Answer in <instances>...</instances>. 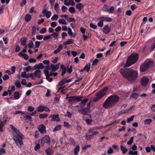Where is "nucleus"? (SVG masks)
I'll return each mask as SVG.
<instances>
[{
	"label": "nucleus",
	"mask_w": 155,
	"mask_h": 155,
	"mask_svg": "<svg viewBox=\"0 0 155 155\" xmlns=\"http://www.w3.org/2000/svg\"><path fill=\"white\" fill-rule=\"evenodd\" d=\"M73 43L72 40L71 39H69L68 41H66L64 43V45H67L69 44H72Z\"/></svg>",
	"instance_id": "e433bc0d"
},
{
	"label": "nucleus",
	"mask_w": 155,
	"mask_h": 155,
	"mask_svg": "<svg viewBox=\"0 0 155 155\" xmlns=\"http://www.w3.org/2000/svg\"><path fill=\"white\" fill-rule=\"evenodd\" d=\"M129 154L131 155H137V151H133L132 150L129 151Z\"/></svg>",
	"instance_id": "8fccbe9b"
},
{
	"label": "nucleus",
	"mask_w": 155,
	"mask_h": 155,
	"mask_svg": "<svg viewBox=\"0 0 155 155\" xmlns=\"http://www.w3.org/2000/svg\"><path fill=\"white\" fill-rule=\"evenodd\" d=\"M24 119L25 120H27L28 121H31L32 117L30 116L29 115H26L24 116Z\"/></svg>",
	"instance_id": "2f4dec72"
},
{
	"label": "nucleus",
	"mask_w": 155,
	"mask_h": 155,
	"mask_svg": "<svg viewBox=\"0 0 155 155\" xmlns=\"http://www.w3.org/2000/svg\"><path fill=\"white\" fill-rule=\"evenodd\" d=\"M99 19L103 21L110 22L112 20V18L109 17H101Z\"/></svg>",
	"instance_id": "2eb2a0df"
},
{
	"label": "nucleus",
	"mask_w": 155,
	"mask_h": 155,
	"mask_svg": "<svg viewBox=\"0 0 155 155\" xmlns=\"http://www.w3.org/2000/svg\"><path fill=\"white\" fill-rule=\"evenodd\" d=\"M132 107H130L127 110H123L120 111L118 113V115L120 116L122 114H125L129 112V111L132 110Z\"/></svg>",
	"instance_id": "dca6fc26"
},
{
	"label": "nucleus",
	"mask_w": 155,
	"mask_h": 155,
	"mask_svg": "<svg viewBox=\"0 0 155 155\" xmlns=\"http://www.w3.org/2000/svg\"><path fill=\"white\" fill-rule=\"evenodd\" d=\"M141 82L142 85L145 86L149 82V79L147 77L144 76L141 79Z\"/></svg>",
	"instance_id": "9b49d317"
},
{
	"label": "nucleus",
	"mask_w": 155,
	"mask_h": 155,
	"mask_svg": "<svg viewBox=\"0 0 155 155\" xmlns=\"http://www.w3.org/2000/svg\"><path fill=\"white\" fill-rule=\"evenodd\" d=\"M120 72L124 77L126 78L130 82L134 81L137 78L138 74L137 71L131 69H129L126 74H124L122 69Z\"/></svg>",
	"instance_id": "f03ea898"
},
{
	"label": "nucleus",
	"mask_w": 155,
	"mask_h": 155,
	"mask_svg": "<svg viewBox=\"0 0 155 155\" xmlns=\"http://www.w3.org/2000/svg\"><path fill=\"white\" fill-rule=\"evenodd\" d=\"M5 149L3 148L0 149V155L5 153Z\"/></svg>",
	"instance_id": "774afa93"
},
{
	"label": "nucleus",
	"mask_w": 155,
	"mask_h": 155,
	"mask_svg": "<svg viewBox=\"0 0 155 155\" xmlns=\"http://www.w3.org/2000/svg\"><path fill=\"white\" fill-rule=\"evenodd\" d=\"M114 150L112 149L110 147L109 148L108 150L107 151V153L109 154H111L113 153Z\"/></svg>",
	"instance_id": "3c124183"
},
{
	"label": "nucleus",
	"mask_w": 155,
	"mask_h": 155,
	"mask_svg": "<svg viewBox=\"0 0 155 155\" xmlns=\"http://www.w3.org/2000/svg\"><path fill=\"white\" fill-rule=\"evenodd\" d=\"M18 55L21 57L23 58L26 60H28V56L27 54H24L22 53L21 52H20L18 54Z\"/></svg>",
	"instance_id": "aec40b11"
},
{
	"label": "nucleus",
	"mask_w": 155,
	"mask_h": 155,
	"mask_svg": "<svg viewBox=\"0 0 155 155\" xmlns=\"http://www.w3.org/2000/svg\"><path fill=\"white\" fill-rule=\"evenodd\" d=\"M13 96L14 97V98L15 100L18 99L20 97L19 93L18 92H15Z\"/></svg>",
	"instance_id": "cd10ccee"
},
{
	"label": "nucleus",
	"mask_w": 155,
	"mask_h": 155,
	"mask_svg": "<svg viewBox=\"0 0 155 155\" xmlns=\"http://www.w3.org/2000/svg\"><path fill=\"white\" fill-rule=\"evenodd\" d=\"M107 89L108 88L107 87H105L100 92L96 94V97L94 98L93 101L94 102H96L100 99L102 97L106 95V91Z\"/></svg>",
	"instance_id": "39448f33"
},
{
	"label": "nucleus",
	"mask_w": 155,
	"mask_h": 155,
	"mask_svg": "<svg viewBox=\"0 0 155 155\" xmlns=\"http://www.w3.org/2000/svg\"><path fill=\"white\" fill-rule=\"evenodd\" d=\"M69 102L71 104L75 103L76 102L81 101V96H72L68 98Z\"/></svg>",
	"instance_id": "6e6552de"
},
{
	"label": "nucleus",
	"mask_w": 155,
	"mask_h": 155,
	"mask_svg": "<svg viewBox=\"0 0 155 155\" xmlns=\"http://www.w3.org/2000/svg\"><path fill=\"white\" fill-rule=\"evenodd\" d=\"M41 74V71L39 69H38L30 74V77L32 79H34L36 78H39L40 77Z\"/></svg>",
	"instance_id": "1a4fd4ad"
},
{
	"label": "nucleus",
	"mask_w": 155,
	"mask_h": 155,
	"mask_svg": "<svg viewBox=\"0 0 155 155\" xmlns=\"http://www.w3.org/2000/svg\"><path fill=\"white\" fill-rule=\"evenodd\" d=\"M21 76L22 78H28L30 77V74H27L25 71H24L21 73Z\"/></svg>",
	"instance_id": "412c9836"
},
{
	"label": "nucleus",
	"mask_w": 155,
	"mask_h": 155,
	"mask_svg": "<svg viewBox=\"0 0 155 155\" xmlns=\"http://www.w3.org/2000/svg\"><path fill=\"white\" fill-rule=\"evenodd\" d=\"M8 92L9 93V94L10 95V85L8 87V92L6 91H4L3 94L2 96H7L8 94Z\"/></svg>",
	"instance_id": "c03bdc74"
},
{
	"label": "nucleus",
	"mask_w": 155,
	"mask_h": 155,
	"mask_svg": "<svg viewBox=\"0 0 155 155\" xmlns=\"http://www.w3.org/2000/svg\"><path fill=\"white\" fill-rule=\"evenodd\" d=\"M119 100V97L116 95L111 96L106 100L103 104L104 107L107 108L112 106L117 102Z\"/></svg>",
	"instance_id": "7ed1b4c3"
},
{
	"label": "nucleus",
	"mask_w": 155,
	"mask_h": 155,
	"mask_svg": "<svg viewBox=\"0 0 155 155\" xmlns=\"http://www.w3.org/2000/svg\"><path fill=\"white\" fill-rule=\"evenodd\" d=\"M72 116V114L68 111L67 112L66 114L64 115L65 116L69 118H71Z\"/></svg>",
	"instance_id": "603ef678"
},
{
	"label": "nucleus",
	"mask_w": 155,
	"mask_h": 155,
	"mask_svg": "<svg viewBox=\"0 0 155 155\" xmlns=\"http://www.w3.org/2000/svg\"><path fill=\"white\" fill-rule=\"evenodd\" d=\"M67 3L68 4V5H67V6H68L70 5H75V3L74 0H69L68 2L67 1Z\"/></svg>",
	"instance_id": "49530a36"
},
{
	"label": "nucleus",
	"mask_w": 155,
	"mask_h": 155,
	"mask_svg": "<svg viewBox=\"0 0 155 155\" xmlns=\"http://www.w3.org/2000/svg\"><path fill=\"white\" fill-rule=\"evenodd\" d=\"M58 15L55 14L52 17L51 20L52 21L57 20L58 19Z\"/></svg>",
	"instance_id": "4c0bfd02"
},
{
	"label": "nucleus",
	"mask_w": 155,
	"mask_h": 155,
	"mask_svg": "<svg viewBox=\"0 0 155 155\" xmlns=\"http://www.w3.org/2000/svg\"><path fill=\"white\" fill-rule=\"evenodd\" d=\"M48 115L47 114H41L39 115V117L41 119H43L46 117Z\"/></svg>",
	"instance_id": "09e8293b"
},
{
	"label": "nucleus",
	"mask_w": 155,
	"mask_h": 155,
	"mask_svg": "<svg viewBox=\"0 0 155 155\" xmlns=\"http://www.w3.org/2000/svg\"><path fill=\"white\" fill-rule=\"evenodd\" d=\"M46 31V29L45 28H43L40 30V32L41 34H43L45 33Z\"/></svg>",
	"instance_id": "69168bd1"
},
{
	"label": "nucleus",
	"mask_w": 155,
	"mask_h": 155,
	"mask_svg": "<svg viewBox=\"0 0 155 155\" xmlns=\"http://www.w3.org/2000/svg\"><path fill=\"white\" fill-rule=\"evenodd\" d=\"M59 33L55 32L53 33V34H51V36H53V37L54 38H56L57 37Z\"/></svg>",
	"instance_id": "052dcab7"
},
{
	"label": "nucleus",
	"mask_w": 155,
	"mask_h": 155,
	"mask_svg": "<svg viewBox=\"0 0 155 155\" xmlns=\"http://www.w3.org/2000/svg\"><path fill=\"white\" fill-rule=\"evenodd\" d=\"M66 83L65 79H64L62 80L57 85V86H62L64 84Z\"/></svg>",
	"instance_id": "72a5a7b5"
},
{
	"label": "nucleus",
	"mask_w": 155,
	"mask_h": 155,
	"mask_svg": "<svg viewBox=\"0 0 155 155\" xmlns=\"http://www.w3.org/2000/svg\"><path fill=\"white\" fill-rule=\"evenodd\" d=\"M61 126L60 125H58L56 126L53 129V131H56L61 130Z\"/></svg>",
	"instance_id": "58836bf2"
},
{
	"label": "nucleus",
	"mask_w": 155,
	"mask_h": 155,
	"mask_svg": "<svg viewBox=\"0 0 155 155\" xmlns=\"http://www.w3.org/2000/svg\"><path fill=\"white\" fill-rule=\"evenodd\" d=\"M10 128L12 130L13 138L16 145L18 147L21 148L23 145L22 140L24 139L25 136L12 125L10 124Z\"/></svg>",
	"instance_id": "f257e3e1"
},
{
	"label": "nucleus",
	"mask_w": 155,
	"mask_h": 155,
	"mask_svg": "<svg viewBox=\"0 0 155 155\" xmlns=\"http://www.w3.org/2000/svg\"><path fill=\"white\" fill-rule=\"evenodd\" d=\"M134 117V115H133L132 116L130 117L127 118V123H129L131 122H132L133 120Z\"/></svg>",
	"instance_id": "c9c22d12"
},
{
	"label": "nucleus",
	"mask_w": 155,
	"mask_h": 155,
	"mask_svg": "<svg viewBox=\"0 0 155 155\" xmlns=\"http://www.w3.org/2000/svg\"><path fill=\"white\" fill-rule=\"evenodd\" d=\"M42 13L44 14V15L47 18H50L51 14V11H47L46 9H44L42 12Z\"/></svg>",
	"instance_id": "ddd939ff"
},
{
	"label": "nucleus",
	"mask_w": 155,
	"mask_h": 155,
	"mask_svg": "<svg viewBox=\"0 0 155 155\" xmlns=\"http://www.w3.org/2000/svg\"><path fill=\"white\" fill-rule=\"evenodd\" d=\"M134 139V137H131L129 140L127 142V144L128 145H130L133 142Z\"/></svg>",
	"instance_id": "5fc2aeb1"
},
{
	"label": "nucleus",
	"mask_w": 155,
	"mask_h": 155,
	"mask_svg": "<svg viewBox=\"0 0 155 155\" xmlns=\"http://www.w3.org/2000/svg\"><path fill=\"white\" fill-rule=\"evenodd\" d=\"M153 64V62L152 61H149L144 62L140 67V71L141 72L146 71Z\"/></svg>",
	"instance_id": "423d86ee"
},
{
	"label": "nucleus",
	"mask_w": 155,
	"mask_h": 155,
	"mask_svg": "<svg viewBox=\"0 0 155 155\" xmlns=\"http://www.w3.org/2000/svg\"><path fill=\"white\" fill-rule=\"evenodd\" d=\"M88 131L89 133L92 134V135L93 136L97 135L99 134V132L97 131L92 130L90 132L88 130Z\"/></svg>",
	"instance_id": "de8ad7c7"
},
{
	"label": "nucleus",
	"mask_w": 155,
	"mask_h": 155,
	"mask_svg": "<svg viewBox=\"0 0 155 155\" xmlns=\"http://www.w3.org/2000/svg\"><path fill=\"white\" fill-rule=\"evenodd\" d=\"M6 121V120H4L0 123V131H2V128L3 126L5 124Z\"/></svg>",
	"instance_id": "c756f323"
},
{
	"label": "nucleus",
	"mask_w": 155,
	"mask_h": 155,
	"mask_svg": "<svg viewBox=\"0 0 155 155\" xmlns=\"http://www.w3.org/2000/svg\"><path fill=\"white\" fill-rule=\"evenodd\" d=\"M67 21L68 22H70L72 21H75V20L74 18L68 17L67 19Z\"/></svg>",
	"instance_id": "0e129e2a"
},
{
	"label": "nucleus",
	"mask_w": 155,
	"mask_h": 155,
	"mask_svg": "<svg viewBox=\"0 0 155 155\" xmlns=\"http://www.w3.org/2000/svg\"><path fill=\"white\" fill-rule=\"evenodd\" d=\"M85 121L88 125H90L91 124V122L93 121V120L91 119H87L85 120Z\"/></svg>",
	"instance_id": "864d4df0"
},
{
	"label": "nucleus",
	"mask_w": 155,
	"mask_h": 155,
	"mask_svg": "<svg viewBox=\"0 0 155 155\" xmlns=\"http://www.w3.org/2000/svg\"><path fill=\"white\" fill-rule=\"evenodd\" d=\"M38 111L39 112H42L43 111L45 112H49L50 109L44 106H39L37 108Z\"/></svg>",
	"instance_id": "9d476101"
},
{
	"label": "nucleus",
	"mask_w": 155,
	"mask_h": 155,
	"mask_svg": "<svg viewBox=\"0 0 155 155\" xmlns=\"http://www.w3.org/2000/svg\"><path fill=\"white\" fill-rule=\"evenodd\" d=\"M15 85L18 88H19L21 86V84L18 81H16L15 82Z\"/></svg>",
	"instance_id": "680f3d73"
},
{
	"label": "nucleus",
	"mask_w": 155,
	"mask_h": 155,
	"mask_svg": "<svg viewBox=\"0 0 155 155\" xmlns=\"http://www.w3.org/2000/svg\"><path fill=\"white\" fill-rule=\"evenodd\" d=\"M63 48V47L61 45H60L58 48L55 50L54 52V54H57L61 50H62Z\"/></svg>",
	"instance_id": "b1692460"
},
{
	"label": "nucleus",
	"mask_w": 155,
	"mask_h": 155,
	"mask_svg": "<svg viewBox=\"0 0 155 155\" xmlns=\"http://www.w3.org/2000/svg\"><path fill=\"white\" fill-rule=\"evenodd\" d=\"M109 6L107 5H105L103 7V10L106 12H108V9L109 8Z\"/></svg>",
	"instance_id": "79ce46f5"
},
{
	"label": "nucleus",
	"mask_w": 155,
	"mask_h": 155,
	"mask_svg": "<svg viewBox=\"0 0 155 155\" xmlns=\"http://www.w3.org/2000/svg\"><path fill=\"white\" fill-rule=\"evenodd\" d=\"M31 66H29L27 67L24 68L23 70L24 71L28 72L31 70Z\"/></svg>",
	"instance_id": "37998d69"
},
{
	"label": "nucleus",
	"mask_w": 155,
	"mask_h": 155,
	"mask_svg": "<svg viewBox=\"0 0 155 155\" xmlns=\"http://www.w3.org/2000/svg\"><path fill=\"white\" fill-rule=\"evenodd\" d=\"M31 16L29 14H27L26 15L25 18V21L27 22L31 20Z\"/></svg>",
	"instance_id": "bb28decb"
},
{
	"label": "nucleus",
	"mask_w": 155,
	"mask_h": 155,
	"mask_svg": "<svg viewBox=\"0 0 155 155\" xmlns=\"http://www.w3.org/2000/svg\"><path fill=\"white\" fill-rule=\"evenodd\" d=\"M120 148L122 151V153L124 154H125L127 151L128 150L127 149L124 147L122 145H121L120 146Z\"/></svg>",
	"instance_id": "5701e85b"
},
{
	"label": "nucleus",
	"mask_w": 155,
	"mask_h": 155,
	"mask_svg": "<svg viewBox=\"0 0 155 155\" xmlns=\"http://www.w3.org/2000/svg\"><path fill=\"white\" fill-rule=\"evenodd\" d=\"M138 55L136 53H133L129 56L127 60V61L124 66L126 67H129L132 64L136 63L138 59Z\"/></svg>",
	"instance_id": "20e7f679"
},
{
	"label": "nucleus",
	"mask_w": 155,
	"mask_h": 155,
	"mask_svg": "<svg viewBox=\"0 0 155 155\" xmlns=\"http://www.w3.org/2000/svg\"><path fill=\"white\" fill-rule=\"evenodd\" d=\"M73 67L71 66L70 68H68L67 69V71L69 73H71L72 71Z\"/></svg>",
	"instance_id": "338daca9"
},
{
	"label": "nucleus",
	"mask_w": 155,
	"mask_h": 155,
	"mask_svg": "<svg viewBox=\"0 0 155 155\" xmlns=\"http://www.w3.org/2000/svg\"><path fill=\"white\" fill-rule=\"evenodd\" d=\"M58 22L59 24L67 25V23L65 20L63 18H61L58 20Z\"/></svg>",
	"instance_id": "c85d7f7f"
},
{
	"label": "nucleus",
	"mask_w": 155,
	"mask_h": 155,
	"mask_svg": "<svg viewBox=\"0 0 155 155\" xmlns=\"http://www.w3.org/2000/svg\"><path fill=\"white\" fill-rule=\"evenodd\" d=\"M27 110L28 111L31 112L34 110V108L33 107L29 106L28 107Z\"/></svg>",
	"instance_id": "13d9d810"
},
{
	"label": "nucleus",
	"mask_w": 155,
	"mask_h": 155,
	"mask_svg": "<svg viewBox=\"0 0 155 155\" xmlns=\"http://www.w3.org/2000/svg\"><path fill=\"white\" fill-rule=\"evenodd\" d=\"M54 9L56 11H58L59 10V5L58 3H55L54 5Z\"/></svg>",
	"instance_id": "e2e57ef3"
},
{
	"label": "nucleus",
	"mask_w": 155,
	"mask_h": 155,
	"mask_svg": "<svg viewBox=\"0 0 155 155\" xmlns=\"http://www.w3.org/2000/svg\"><path fill=\"white\" fill-rule=\"evenodd\" d=\"M44 73L46 76V79L49 82H51L52 80V78H50V76L51 75V74L50 73L49 71H48L46 70L44 71Z\"/></svg>",
	"instance_id": "f8f14e48"
},
{
	"label": "nucleus",
	"mask_w": 155,
	"mask_h": 155,
	"mask_svg": "<svg viewBox=\"0 0 155 155\" xmlns=\"http://www.w3.org/2000/svg\"><path fill=\"white\" fill-rule=\"evenodd\" d=\"M69 11L71 13H73L75 12V8L73 7H70L69 9Z\"/></svg>",
	"instance_id": "6e6d98bb"
},
{
	"label": "nucleus",
	"mask_w": 155,
	"mask_h": 155,
	"mask_svg": "<svg viewBox=\"0 0 155 155\" xmlns=\"http://www.w3.org/2000/svg\"><path fill=\"white\" fill-rule=\"evenodd\" d=\"M100 129L99 127H93L89 129V131L91 132V131L95 130Z\"/></svg>",
	"instance_id": "a19ab883"
},
{
	"label": "nucleus",
	"mask_w": 155,
	"mask_h": 155,
	"mask_svg": "<svg viewBox=\"0 0 155 155\" xmlns=\"http://www.w3.org/2000/svg\"><path fill=\"white\" fill-rule=\"evenodd\" d=\"M80 146L77 145L74 148V153L75 155H78L80 150Z\"/></svg>",
	"instance_id": "a211bd4d"
},
{
	"label": "nucleus",
	"mask_w": 155,
	"mask_h": 155,
	"mask_svg": "<svg viewBox=\"0 0 155 155\" xmlns=\"http://www.w3.org/2000/svg\"><path fill=\"white\" fill-rule=\"evenodd\" d=\"M45 152H46V153L47 155H51V150L50 149L48 148V149H47L46 150Z\"/></svg>",
	"instance_id": "4d7b16f0"
},
{
	"label": "nucleus",
	"mask_w": 155,
	"mask_h": 155,
	"mask_svg": "<svg viewBox=\"0 0 155 155\" xmlns=\"http://www.w3.org/2000/svg\"><path fill=\"white\" fill-rule=\"evenodd\" d=\"M38 129L41 134L45 133L46 132L45 127L43 124L39 125L38 127Z\"/></svg>",
	"instance_id": "4468645a"
},
{
	"label": "nucleus",
	"mask_w": 155,
	"mask_h": 155,
	"mask_svg": "<svg viewBox=\"0 0 155 155\" xmlns=\"http://www.w3.org/2000/svg\"><path fill=\"white\" fill-rule=\"evenodd\" d=\"M90 68V65L87 64L84 67L85 70L87 72L89 71Z\"/></svg>",
	"instance_id": "bf43d9fd"
},
{
	"label": "nucleus",
	"mask_w": 155,
	"mask_h": 155,
	"mask_svg": "<svg viewBox=\"0 0 155 155\" xmlns=\"http://www.w3.org/2000/svg\"><path fill=\"white\" fill-rule=\"evenodd\" d=\"M50 143V138L49 136L46 135L41 140V145L43 147L45 145L49 144Z\"/></svg>",
	"instance_id": "0eeeda50"
},
{
	"label": "nucleus",
	"mask_w": 155,
	"mask_h": 155,
	"mask_svg": "<svg viewBox=\"0 0 155 155\" xmlns=\"http://www.w3.org/2000/svg\"><path fill=\"white\" fill-rule=\"evenodd\" d=\"M15 114H19L20 115H23L24 114H25V112L19 110L16 111L15 113Z\"/></svg>",
	"instance_id": "a18cd8bd"
},
{
	"label": "nucleus",
	"mask_w": 155,
	"mask_h": 155,
	"mask_svg": "<svg viewBox=\"0 0 155 155\" xmlns=\"http://www.w3.org/2000/svg\"><path fill=\"white\" fill-rule=\"evenodd\" d=\"M114 8L113 6H111L109 7L108 12H109L110 13H114Z\"/></svg>",
	"instance_id": "ea45409f"
},
{
	"label": "nucleus",
	"mask_w": 155,
	"mask_h": 155,
	"mask_svg": "<svg viewBox=\"0 0 155 155\" xmlns=\"http://www.w3.org/2000/svg\"><path fill=\"white\" fill-rule=\"evenodd\" d=\"M26 38L24 37L22 38L20 40V41L21 45L24 46L25 45L26 43Z\"/></svg>",
	"instance_id": "f704fd0d"
},
{
	"label": "nucleus",
	"mask_w": 155,
	"mask_h": 155,
	"mask_svg": "<svg viewBox=\"0 0 155 155\" xmlns=\"http://www.w3.org/2000/svg\"><path fill=\"white\" fill-rule=\"evenodd\" d=\"M84 7V5L81 3L77 4L76 5V7L77 8L81 10Z\"/></svg>",
	"instance_id": "a878e982"
},
{
	"label": "nucleus",
	"mask_w": 155,
	"mask_h": 155,
	"mask_svg": "<svg viewBox=\"0 0 155 155\" xmlns=\"http://www.w3.org/2000/svg\"><path fill=\"white\" fill-rule=\"evenodd\" d=\"M51 68L53 71H55L58 69L59 66L58 65L52 64L51 66Z\"/></svg>",
	"instance_id": "393cba45"
},
{
	"label": "nucleus",
	"mask_w": 155,
	"mask_h": 155,
	"mask_svg": "<svg viewBox=\"0 0 155 155\" xmlns=\"http://www.w3.org/2000/svg\"><path fill=\"white\" fill-rule=\"evenodd\" d=\"M68 33L69 35H70V36L73 38H74L75 36V33H73L72 32V30L71 28H69L68 29Z\"/></svg>",
	"instance_id": "4be33fe9"
},
{
	"label": "nucleus",
	"mask_w": 155,
	"mask_h": 155,
	"mask_svg": "<svg viewBox=\"0 0 155 155\" xmlns=\"http://www.w3.org/2000/svg\"><path fill=\"white\" fill-rule=\"evenodd\" d=\"M50 117H52L51 120V121H60V119L58 115H54L53 116H51Z\"/></svg>",
	"instance_id": "f3484780"
},
{
	"label": "nucleus",
	"mask_w": 155,
	"mask_h": 155,
	"mask_svg": "<svg viewBox=\"0 0 155 155\" xmlns=\"http://www.w3.org/2000/svg\"><path fill=\"white\" fill-rule=\"evenodd\" d=\"M110 28L107 25L105 26L103 29L104 32L106 34L109 33L110 32Z\"/></svg>",
	"instance_id": "6ab92c4d"
},
{
	"label": "nucleus",
	"mask_w": 155,
	"mask_h": 155,
	"mask_svg": "<svg viewBox=\"0 0 155 155\" xmlns=\"http://www.w3.org/2000/svg\"><path fill=\"white\" fill-rule=\"evenodd\" d=\"M152 120L151 119H147L144 121V124L145 125H149L152 122Z\"/></svg>",
	"instance_id": "473e14b6"
},
{
	"label": "nucleus",
	"mask_w": 155,
	"mask_h": 155,
	"mask_svg": "<svg viewBox=\"0 0 155 155\" xmlns=\"http://www.w3.org/2000/svg\"><path fill=\"white\" fill-rule=\"evenodd\" d=\"M35 68H37L38 69L42 68L44 67V65L42 63H40L38 65H36L34 66Z\"/></svg>",
	"instance_id": "7c9ffc66"
}]
</instances>
